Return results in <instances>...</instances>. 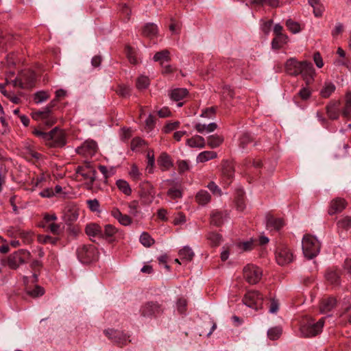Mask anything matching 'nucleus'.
Listing matches in <instances>:
<instances>
[{
  "label": "nucleus",
  "instance_id": "obj_13",
  "mask_svg": "<svg viewBox=\"0 0 351 351\" xmlns=\"http://www.w3.org/2000/svg\"><path fill=\"white\" fill-rule=\"evenodd\" d=\"M32 118L36 121H41L46 126L51 127L54 125L57 119L55 117L52 112L49 110H38L32 112L31 114Z\"/></svg>",
  "mask_w": 351,
  "mask_h": 351
},
{
  "label": "nucleus",
  "instance_id": "obj_38",
  "mask_svg": "<svg viewBox=\"0 0 351 351\" xmlns=\"http://www.w3.org/2000/svg\"><path fill=\"white\" fill-rule=\"evenodd\" d=\"M147 167L146 170L149 173H154V169L155 167V157L154 153L152 149H149L147 153Z\"/></svg>",
  "mask_w": 351,
  "mask_h": 351
},
{
  "label": "nucleus",
  "instance_id": "obj_16",
  "mask_svg": "<svg viewBox=\"0 0 351 351\" xmlns=\"http://www.w3.org/2000/svg\"><path fill=\"white\" fill-rule=\"evenodd\" d=\"M346 205L347 202L344 199L341 197L335 198L330 202L328 213L330 215L341 213L346 208Z\"/></svg>",
  "mask_w": 351,
  "mask_h": 351
},
{
  "label": "nucleus",
  "instance_id": "obj_17",
  "mask_svg": "<svg viewBox=\"0 0 351 351\" xmlns=\"http://www.w3.org/2000/svg\"><path fill=\"white\" fill-rule=\"evenodd\" d=\"M228 213L225 211L213 210L210 214V223L215 226H221L228 217Z\"/></svg>",
  "mask_w": 351,
  "mask_h": 351
},
{
  "label": "nucleus",
  "instance_id": "obj_1",
  "mask_svg": "<svg viewBox=\"0 0 351 351\" xmlns=\"http://www.w3.org/2000/svg\"><path fill=\"white\" fill-rule=\"evenodd\" d=\"M285 73L291 76L301 75L306 85L313 81L315 70L312 63L307 61H298L295 58H290L285 64Z\"/></svg>",
  "mask_w": 351,
  "mask_h": 351
},
{
  "label": "nucleus",
  "instance_id": "obj_32",
  "mask_svg": "<svg viewBox=\"0 0 351 351\" xmlns=\"http://www.w3.org/2000/svg\"><path fill=\"white\" fill-rule=\"evenodd\" d=\"M254 141V138L248 132L243 133L239 139V146L242 149H245L250 143Z\"/></svg>",
  "mask_w": 351,
  "mask_h": 351
},
{
  "label": "nucleus",
  "instance_id": "obj_3",
  "mask_svg": "<svg viewBox=\"0 0 351 351\" xmlns=\"http://www.w3.org/2000/svg\"><path fill=\"white\" fill-rule=\"evenodd\" d=\"M76 177H82L80 180H83L88 189H91L94 182L96 180L97 171L90 162H84L82 165H79L75 169Z\"/></svg>",
  "mask_w": 351,
  "mask_h": 351
},
{
  "label": "nucleus",
  "instance_id": "obj_8",
  "mask_svg": "<svg viewBox=\"0 0 351 351\" xmlns=\"http://www.w3.org/2000/svg\"><path fill=\"white\" fill-rule=\"evenodd\" d=\"M138 193L141 200L144 204H150L155 198L154 188L148 181H144L140 184Z\"/></svg>",
  "mask_w": 351,
  "mask_h": 351
},
{
  "label": "nucleus",
  "instance_id": "obj_43",
  "mask_svg": "<svg viewBox=\"0 0 351 351\" xmlns=\"http://www.w3.org/2000/svg\"><path fill=\"white\" fill-rule=\"evenodd\" d=\"M282 332V330L281 327L276 326L268 330L267 335L271 340H276L280 337Z\"/></svg>",
  "mask_w": 351,
  "mask_h": 351
},
{
  "label": "nucleus",
  "instance_id": "obj_50",
  "mask_svg": "<svg viewBox=\"0 0 351 351\" xmlns=\"http://www.w3.org/2000/svg\"><path fill=\"white\" fill-rule=\"evenodd\" d=\"M348 148V145H343V147H337L334 152V157L336 159L343 158L348 155L347 149Z\"/></svg>",
  "mask_w": 351,
  "mask_h": 351
},
{
  "label": "nucleus",
  "instance_id": "obj_44",
  "mask_svg": "<svg viewBox=\"0 0 351 351\" xmlns=\"http://www.w3.org/2000/svg\"><path fill=\"white\" fill-rule=\"evenodd\" d=\"M5 97L8 99L13 104H19L21 102V97L23 95L22 93L15 94L12 91L5 92Z\"/></svg>",
  "mask_w": 351,
  "mask_h": 351
},
{
  "label": "nucleus",
  "instance_id": "obj_4",
  "mask_svg": "<svg viewBox=\"0 0 351 351\" xmlns=\"http://www.w3.org/2000/svg\"><path fill=\"white\" fill-rule=\"evenodd\" d=\"M320 243L313 236L306 234L302 239V251L305 257L312 259L319 252Z\"/></svg>",
  "mask_w": 351,
  "mask_h": 351
},
{
  "label": "nucleus",
  "instance_id": "obj_19",
  "mask_svg": "<svg viewBox=\"0 0 351 351\" xmlns=\"http://www.w3.org/2000/svg\"><path fill=\"white\" fill-rule=\"evenodd\" d=\"M284 225L285 222L282 219L276 218L270 215H267L266 226L268 230L278 231L280 230Z\"/></svg>",
  "mask_w": 351,
  "mask_h": 351
},
{
  "label": "nucleus",
  "instance_id": "obj_7",
  "mask_svg": "<svg viewBox=\"0 0 351 351\" xmlns=\"http://www.w3.org/2000/svg\"><path fill=\"white\" fill-rule=\"evenodd\" d=\"M30 258V252L25 250H20L11 254L7 259V265L10 269H16L19 265L25 263Z\"/></svg>",
  "mask_w": 351,
  "mask_h": 351
},
{
  "label": "nucleus",
  "instance_id": "obj_57",
  "mask_svg": "<svg viewBox=\"0 0 351 351\" xmlns=\"http://www.w3.org/2000/svg\"><path fill=\"white\" fill-rule=\"evenodd\" d=\"M339 228L348 229L351 227V217L346 216L337 222Z\"/></svg>",
  "mask_w": 351,
  "mask_h": 351
},
{
  "label": "nucleus",
  "instance_id": "obj_35",
  "mask_svg": "<svg viewBox=\"0 0 351 351\" xmlns=\"http://www.w3.org/2000/svg\"><path fill=\"white\" fill-rule=\"evenodd\" d=\"M158 33L157 26L154 23L146 24L143 29V34L145 36L152 38Z\"/></svg>",
  "mask_w": 351,
  "mask_h": 351
},
{
  "label": "nucleus",
  "instance_id": "obj_41",
  "mask_svg": "<svg viewBox=\"0 0 351 351\" xmlns=\"http://www.w3.org/2000/svg\"><path fill=\"white\" fill-rule=\"evenodd\" d=\"M50 97L49 92L45 90H40L36 92L34 95V100L35 103L40 104L47 101Z\"/></svg>",
  "mask_w": 351,
  "mask_h": 351
},
{
  "label": "nucleus",
  "instance_id": "obj_12",
  "mask_svg": "<svg viewBox=\"0 0 351 351\" xmlns=\"http://www.w3.org/2000/svg\"><path fill=\"white\" fill-rule=\"evenodd\" d=\"M262 270L256 265H247L243 269V276L250 284H256L262 277Z\"/></svg>",
  "mask_w": 351,
  "mask_h": 351
},
{
  "label": "nucleus",
  "instance_id": "obj_39",
  "mask_svg": "<svg viewBox=\"0 0 351 351\" xmlns=\"http://www.w3.org/2000/svg\"><path fill=\"white\" fill-rule=\"evenodd\" d=\"M117 188L125 195H130L132 193V189L128 182L124 180H118L116 182Z\"/></svg>",
  "mask_w": 351,
  "mask_h": 351
},
{
  "label": "nucleus",
  "instance_id": "obj_24",
  "mask_svg": "<svg viewBox=\"0 0 351 351\" xmlns=\"http://www.w3.org/2000/svg\"><path fill=\"white\" fill-rule=\"evenodd\" d=\"M186 145L190 147L204 148L206 146V143L202 136L195 135L186 140Z\"/></svg>",
  "mask_w": 351,
  "mask_h": 351
},
{
  "label": "nucleus",
  "instance_id": "obj_55",
  "mask_svg": "<svg viewBox=\"0 0 351 351\" xmlns=\"http://www.w3.org/2000/svg\"><path fill=\"white\" fill-rule=\"evenodd\" d=\"M116 93L122 97H126L130 95V88L125 85H119Z\"/></svg>",
  "mask_w": 351,
  "mask_h": 351
},
{
  "label": "nucleus",
  "instance_id": "obj_64",
  "mask_svg": "<svg viewBox=\"0 0 351 351\" xmlns=\"http://www.w3.org/2000/svg\"><path fill=\"white\" fill-rule=\"evenodd\" d=\"M89 209L91 211L96 212L99 210V203L97 199H88L86 202Z\"/></svg>",
  "mask_w": 351,
  "mask_h": 351
},
{
  "label": "nucleus",
  "instance_id": "obj_45",
  "mask_svg": "<svg viewBox=\"0 0 351 351\" xmlns=\"http://www.w3.org/2000/svg\"><path fill=\"white\" fill-rule=\"evenodd\" d=\"M237 209L243 211L245 208L244 193L243 191H238L237 196L235 199Z\"/></svg>",
  "mask_w": 351,
  "mask_h": 351
},
{
  "label": "nucleus",
  "instance_id": "obj_18",
  "mask_svg": "<svg viewBox=\"0 0 351 351\" xmlns=\"http://www.w3.org/2000/svg\"><path fill=\"white\" fill-rule=\"evenodd\" d=\"M157 162L162 171H168L173 167V161L171 156L166 152L160 154L158 158Z\"/></svg>",
  "mask_w": 351,
  "mask_h": 351
},
{
  "label": "nucleus",
  "instance_id": "obj_58",
  "mask_svg": "<svg viewBox=\"0 0 351 351\" xmlns=\"http://www.w3.org/2000/svg\"><path fill=\"white\" fill-rule=\"evenodd\" d=\"M178 169L179 173H183L189 170L190 167L187 160H178Z\"/></svg>",
  "mask_w": 351,
  "mask_h": 351
},
{
  "label": "nucleus",
  "instance_id": "obj_20",
  "mask_svg": "<svg viewBox=\"0 0 351 351\" xmlns=\"http://www.w3.org/2000/svg\"><path fill=\"white\" fill-rule=\"evenodd\" d=\"M340 102L339 101H331L326 107V113L330 119H337L339 116V106Z\"/></svg>",
  "mask_w": 351,
  "mask_h": 351
},
{
  "label": "nucleus",
  "instance_id": "obj_9",
  "mask_svg": "<svg viewBox=\"0 0 351 351\" xmlns=\"http://www.w3.org/2000/svg\"><path fill=\"white\" fill-rule=\"evenodd\" d=\"M276 258L278 265H285L293 260L291 250L285 244H280L276 250Z\"/></svg>",
  "mask_w": 351,
  "mask_h": 351
},
{
  "label": "nucleus",
  "instance_id": "obj_51",
  "mask_svg": "<svg viewBox=\"0 0 351 351\" xmlns=\"http://www.w3.org/2000/svg\"><path fill=\"white\" fill-rule=\"evenodd\" d=\"M140 241L145 247H150L154 243V240L147 232H143L141 234Z\"/></svg>",
  "mask_w": 351,
  "mask_h": 351
},
{
  "label": "nucleus",
  "instance_id": "obj_11",
  "mask_svg": "<svg viewBox=\"0 0 351 351\" xmlns=\"http://www.w3.org/2000/svg\"><path fill=\"white\" fill-rule=\"evenodd\" d=\"M163 308L157 302H148L142 306L141 314L145 317H156L163 313Z\"/></svg>",
  "mask_w": 351,
  "mask_h": 351
},
{
  "label": "nucleus",
  "instance_id": "obj_14",
  "mask_svg": "<svg viewBox=\"0 0 351 351\" xmlns=\"http://www.w3.org/2000/svg\"><path fill=\"white\" fill-rule=\"evenodd\" d=\"M104 333L110 339L112 342L117 344L119 346H122L126 344L128 339V336L123 333L121 331L114 329H106L104 330Z\"/></svg>",
  "mask_w": 351,
  "mask_h": 351
},
{
  "label": "nucleus",
  "instance_id": "obj_62",
  "mask_svg": "<svg viewBox=\"0 0 351 351\" xmlns=\"http://www.w3.org/2000/svg\"><path fill=\"white\" fill-rule=\"evenodd\" d=\"M216 109L215 107H210L202 110L201 117L204 118H213L215 114Z\"/></svg>",
  "mask_w": 351,
  "mask_h": 351
},
{
  "label": "nucleus",
  "instance_id": "obj_49",
  "mask_svg": "<svg viewBox=\"0 0 351 351\" xmlns=\"http://www.w3.org/2000/svg\"><path fill=\"white\" fill-rule=\"evenodd\" d=\"M149 84V79L148 77L141 75L136 80V88L138 89H145Z\"/></svg>",
  "mask_w": 351,
  "mask_h": 351
},
{
  "label": "nucleus",
  "instance_id": "obj_36",
  "mask_svg": "<svg viewBox=\"0 0 351 351\" xmlns=\"http://www.w3.org/2000/svg\"><path fill=\"white\" fill-rule=\"evenodd\" d=\"M187 94L188 91L186 88H176L171 90L170 97L171 99L178 101L184 99Z\"/></svg>",
  "mask_w": 351,
  "mask_h": 351
},
{
  "label": "nucleus",
  "instance_id": "obj_37",
  "mask_svg": "<svg viewBox=\"0 0 351 351\" xmlns=\"http://www.w3.org/2000/svg\"><path fill=\"white\" fill-rule=\"evenodd\" d=\"M335 86L332 82H325L323 88L320 91V95L323 98L329 97L335 90Z\"/></svg>",
  "mask_w": 351,
  "mask_h": 351
},
{
  "label": "nucleus",
  "instance_id": "obj_61",
  "mask_svg": "<svg viewBox=\"0 0 351 351\" xmlns=\"http://www.w3.org/2000/svg\"><path fill=\"white\" fill-rule=\"evenodd\" d=\"M117 232L115 227L110 224L106 225L104 227V231L103 232V236L105 235L107 237H110L114 235Z\"/></svg>",
  "mask_w": 351,
  "mask_h": 351
},
{
  "label": "nucleus",
  "instance_id": "obj_28",
  "mask_svg": "<svg viewBox=\"0 0 351 351\" xmlns=\"http://www.w3.org/2000/svg\"><path fill=\"white\" fill-rule=\"evenodd\" d=\"M194 255L193 251L189 246H185L179 251V257L183 262L191 261Z\"/></svg>",
  "mask_w": 351,
  "mask_h": 351
},
{
  "label": "nucleus",
  "instance_id": "obj_60",
  "mask_svg": "<svg viewBox=\"0 0 351 351\" xmlns=\"http://www.w3.org/2000/svg\"><path fill=\"white\" fill-rule=\"evenodd\" d=\"M129 174L134 180H140L141 176V172L139 171L137 166L135 165H132Z\"/></svg>",
  "mask_w": 351,
  "mask_h": 351
},
{
  "label": "nucleus",
  "instance_id": "obj_23",
  "mask_svg": "<svg viewBox=\"0 0 351 351\" xmlns=\"http://www.w3.org/2000/svg\"><path fill=\"white\" fill-rule=\"evenodd\" d=\"M85 232L90 237H103V231L101 227L96 223L86 225Z\"/></svg>",
  "mask_w": 351,
  "mask_h": 351
},
{
  "label": "nucleus",
  "instance_id": "obj_40",
  "mask_svg": "<svg viewBox=\"0 0 351 351\" xmlns=\"http://www.w3.org/2000/svg\"><path fill=\"white\" fill-rule=\"evenodd\" d=\"M18 235L25 244H29L33 241L34 233L32 231L19 230Z\"/></svg>",
  "mask_w": 351,
  "mask_h": 351
},
{
  "label": "nucleus",
  "instance_id": "obj_33",
  "mask_svg": "<svg viewBox=\"0 0 351 351\" xmlns=\"http://www.w3.org/2000/svg\"><path fill=\"white\" fill-rule=\"evenodd\" d=\"M153 59L156 62H160L161 66H162L164 62L170 61V53L167 49L158 51L155 53Z\"/></svg>",
  "mask_w": 351,
  "mask_h": 351
},
{
  "label": "nucleus",
  "instance_id": "obj_52",
  "mask_svg": "<svg viewBox=\"0 0 351 351\" xmlns=\"http://www.w3.org/2000/svg\"><path fill=\"white\" fill-rule=\"evenodd\" d=\"M207 239L210 241L213 245H218L221 241V235L217 232H210L207 236Z\"/></svg>",
  "mask_w": 351,
  "mask_h": 351
},
{
  "label": "nucleus",
  "instance_id": "obj_56",
  "mask_svg": "<svg viewBox=\"0 0 351 351\" xmlns=\"http://www.w3.org/2000/svg\"><path fill=\"white\" fill-rule=\"evenodd\" d=\"M125 53L127 58L131 64H135L137 63V60L135 57L134 51L130 46H126Z\"/></svg>",
  "mask_w": 351,
  "mask_h": 351
},
{
  "label": "nucleus",
  "instance_id": "obj_27",
  "mask_svg": "<svg viewBox=\"0 0 351 351\" xmlns=\"http://www.w3.org/2000/svg\"><path fill=\"white\" fill-rule=\"evenodd\" d=\"M195 200L199 205L205 206L210 202L211 196L207 191L201 190L196 194Z\"/></svg>",
  "mask_w": 351,
  "mask_h": 351
},
{
  "label": "nucleus",
  "instance_id": "obj_54",
  "mask_svg": "<svg viewBox=\"0 0 351 351\" xmlns=\"http://www.w3.org/2000/svg\"><path fill=\"white\" fill-rule=\"evenodd\" d=\"M167 195L172 199H180L182 196V192L179 189L170 188L167 191Z\"/></svg>",
  "mask_w": 351,
  "mask_h": 351
},
{
  "label": "nucleus",
  "instance_id": "obj_22",
  "mask_svg": "<svg viewBox=\"0 0 351 351\" xmlns=\"http://www.w3.org/2000/svg\"><path fill=\"white\" fill-rule=\"evenodd\" d=\"M336 305V300L332 297L324 298L320 303V311L326 313L330 311Z\"/></svg>",
  "mask_w": 351,
  "mask_h": 351
},
{
  "label": "nucleus",
  "instance_id": "obj_6",
  "mask_svg": "<svg viewBox=\"0 0 351 351\" xmlns=\"http://www.w3.org/2000/svg\"><path fill=\"white\" fill-rule=\"evenodd\" d=\"M97 250L93 245H82L77 250V257L83 263H89L97 258Z\"/></svg>",
  "mask_w": 351,
  "mask_h": 351
},
{
  "label": "nucleus",
  "instance_id": "obj_2",
  "mask_svg": "<svg viewBox=\"0 0 351 351\" xmlns=\"http://www.w3.org/2000/svg\"><path fill=\"white\" fill-rule=\"evenodd\" d=\"M32 133L44 141L50 147H62L66 144L65 134L58 127L54 128L49 132L34 129Z\"/></svg>",
  "mask_w": 351,
  "mask_h": 351
},
{
  "label": "nucleus",
  "instance_id": "obj_48",
  "mask_svg": "<svg viewBox=\"0 0 351 351\" xmlns=\"http://www.w3.org/2000/svg\"><path fill=\"white\" fill-rule=\"evenodd\" d=\"M58 240V238L52 237L49 235L38 236V241L42 244L51 243L52 245H56Z\"/></svg>",
  "mask_w": 351,
  "mask_h": 351
},
{
  "label": "nucleus",
  "instance_id": "obj_42",
  "mask_svg": "<svg viewBox=\"0 0 351 351\" xmlns=\"http://www.w3.org/2000/svg\"><path fill=\"white\" fill-rule=\"evenodd\" d=\"M342 114L348 118L351 116V93L346 94L345 106L342 110Z\"/></svg>",
  "mask_w": 351,
  "mask_h": 351
},
{
  "label": "nucleus",
  "instance_id": "obj_21",
  "mask_svg": "<svg viewBox=\"0 0 351 351\" xmlns=\"http://www.w3.org/2000/svg\"><path fill=\"white\" fill-rule=\"evenodd\" d=\"M111 215L123 226H128L132 223L131 218L128 215L122 214L117 208L112 210Z\"/></svg>",
  "mask_w": 351,
  "mask_h": 351
},
{
  "label": "nucleus",
  "instance_id": "obj_15",
  "mask_svg": "<svg viewBox=\"0 0 351 351\" xmlns=\"http://www.w3.org/2000/svg\"><path fill=\"white\" fill-rule=\"evenodd\" d=\"M97 150V145L93 140L86 141L80 147H77V152L85 157H92Z\"/></svg>",
  "mask_w": 351,
  "mask_h": 351
},
{
  "label": "nucleus",
  "instance_id": "obj_5",
  "mask_svg": "<svg viewBox=\"0 0 351 351\" xmlns=\"http://www.w3.org/2000/svg\"><path fill=\"white\" fill-rule=\"evenodd\" d=\"M325 318H321L317 322L308 323L301 325L300 328V337L310 338L316 336L322 332Z\"/></svg>",
  "mask_w": 351,
  "mask_h": 351
},
{
  "label": "nucleus",
  "instance_id": "obj_29",
  "mask_svg": "<svg viewBox=\"0 0 351 351\" xmlns=\"http://www.w3.org/2000/svg\"><path fill=\"white\" fill-rule=\"evenodd\" d=\"M325 277L326 280L332 285H339L340 283V274L337 271L328 269Z\"/></svg>",
  "mask_w": 351,
  "mask_h": 351
},
{
  "label": "nucleus",
  "instance_id": "obj_53",
  "mask_svg": "<svg viewBox=\"0 0 351 351\" xmlns=\"http://www.w3.org/2000/svg\"><path fill=\"white\" fill-rule=\"evenodd\" d=\"M45 293L44 289L36 285L33 289L27 290V294L32 298H37L43 295Z\"/></svg>",
  "mask_w": 351,
  "mask_h": 351
},
{
  "label": "nucleus",
  "instance_id": "obj_25",
  "mask_svg": "<svg viewBox=\"0 0 351 351\" xmlns=\"http://www.w3.org/2000/svg\"><path fill=\"white\" fill-rule=\"evenodd\" d=\"M34 80V74L30 73V77L28 80V82L25 83L23 82V77L20 78H16L14 80L12 81V84L14 87H20L22 89L27 88L32 86V84Z\"/></svg>",
  "mask_w": 351,
  "mask_h": 351
},
{
  "label": "nucleus",
  "instance_id": "obj_59",
  "mask_svg": "<svg viewBox=\"0 0 351 351\" xmlns=\"http://www.w3.org/2000/svg\"><path fill=\"white\" fill-rule=\"evenodd\" d=\"M43 227L47 228L53 234H59L60 233V226L58 223L52 222L47 226L43 225Z\"/></svg>",
  "mask_w": 351,
  "mask_h": 351
},
{
  "label": "nucleus",
  "instance_id": "obj_47",
  "mask_svg": "<svg viewBox=\"0 0 351 351\" xmlns=\"http://www.w3.org/2000/svg\"><path fill=\"white\" fill-rule=\"evenodd\" d=\"M308 3L313 8V12L315 16H320L322 14V8L319 0H308Z\"/></svg>",
  "mask_w": 351,
  "mask_h": 351
},
{
  "label": "nucleus",
  "instance_id": "obj_10",
  "mask_svg": "<svg viewBox=\"0 0 351 351\" xmlns=\"http://www.w3.org/2000/svg\"><path fill=\"white\" fill-rule=\"evenodd\" d=\"M263 299V294L259 291H249L245 293L243 301L249 307L258 309L262 308Z\"/></svg>",
  "mask_w": 351,
  "mask_h": 351
},
{
  "label": "nucleus",
  "instance_id": "obj_26",
  "mask_svg": "<svg viewBox=\"0 0 351 351\" xmlns=\"http://www.w3.org/2000/svg\"><path fill=\"white\" fill-rule=\"evenodd\" d=\"M221 173L223 177L227 179L228 184L230 183L234 173L232 165L228 162H224L223 164Z\"/></svg>",
  "mask_w": 351,
  "mask_h": 351
},
{
  "label": "nucleus",
  "instance_id": "obj_46",
  "mask_svg": "<svg viewBox=\"0 0 351 351\" xmlns=\"http://www.w3.org/2000/svg\"><path fill=\"white\" fill-rule=\"evenodd\" d=\"M286 26L293 34H297L301 30L300 24L291 19H288L286 21Z\"/></svg>",
  "mask_w": 351,
  "mask_h": 351
},
{
  "label": "nucleus",
  "instance_id": "obj_63",
  "mask_svg": "<svg viewBox=\"0 0 351 351\" xmlns=\"http://www.w3.org/2000/svg\"><path fill=\"white\" fill-rule=\"evenodd\" d=\"M187 301L184 298H179L177 301V308L180 313H185L186 310Z\"/></svg>",
  "mask_w": 351,
  "mask_h": 351
},
{
  "label": "nucleus",
  "instance_id": "obj_34",
  "mask_svg": "<svg viewBox=\"0 0 351 351\" xmlns=\"http://www.w3.org/2000/svg\"><path fill=\"white\" fill-rule=\"evenodd\" d=\"M217 154L213 151H204L198 154L197 156V162H205L209 160L216 158Z\"/></svg>",
  "mask_w": 351,
  "mask_h": 351
},
{
  "label": "nucleus",
  "instance_id": "obj_30",
  "mask_svg": "<svg viewBox=\"0 0 351 351\" xmlns=\"http://www.w3.org/2000/svg\"><path fill=\"white\" fill-rule=\"evenodd\" d=\"M224 138L222 136L214 134L207 138V144L210 148H217L219 147L223 142Z\"/></svg>",
  "mask_w": 351,
  "mask_h": 351
},
{
  "label": "nucleus",
  "instance_id": "obj_31",
  "mask_svg": "<svg viewBox=\"0 0 351 351\" xmlns=\"http://www.w3.org/2000/svg\"><path fill=\"white\" fill-rule=\"evenodd\" d=\"M288 36L287 35L276 36L271 41V47L274 49H279L282 47L288 42Z\"/></svg>",
  "mask_w": 351,
  "mask_h": 351
}]
</instances>
